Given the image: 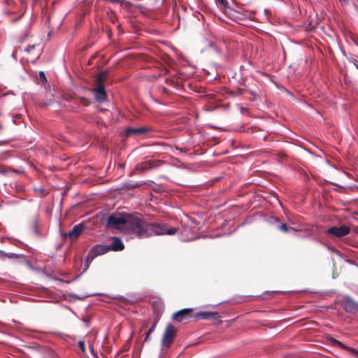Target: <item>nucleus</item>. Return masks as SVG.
I'll list each match as a JSON object with an SVG mask.
<instances>
[{
	"instance_id": "obj_1",
	"label": "nucleus",
	"mask_w": 358,
	"mask_h": 358,
	"mask_svg": "<svg viewBox=\"0 0 358 358\" xmlns=\"http://www.w3.org/2000/svg\"><path fill=\"white\" fill-rule=\"evenodd\" d=\"M175 227L168 228L166 224L158 223H148L137 214L128 215L127 224L124 230L125 233H130L138 238H147L153 234L156 235H173L176 233Z\"/></svg>"
},
{
	"instance_id": "obj_2",
	"label": "nucleus",
	"mask_w": 358,
	"mask_h": 358,
	"mask_svg": "<svg viewBox=\"0 0 358 358\" xmlns=\"http://www.w3.org/2000/svg\"><path fill=\"white\" fill-rule=\"evenodd\" d=\"M41 46L40 43L34 41L32 36L28 35L24 36L21 41L18 50L22 55V57L27 62L34 63L41 55Z\"/></svg>"
},
{
	"instance_id": "obj_3",
	"label": "nucleus",
	"mask_w": 358,
	"mask_h": 358,
	"mask_svg": "<svg viewBox=\"0 0 358 358\" xmlns=\"http://www.w3.org/2000/svg\"><path fill=\"white\" fill-rule=\"evenodd\" d=\"M129 215V213H120L110 215L107 219V227L124 231Z\"/></svg>"
},
{
	"instance_id": "obj_4",
	"label": "nucleus",
	"mask_w": 358,
	"mask_h": 358,
	"mask_svg": "<svg viewBox=\"0 0 358 358\" xmlns=\"http://www.w3.org/2000/svg\"><path fill=\"white\" fill-rule=\"evenodd\" d=\"M109 251L108 245H96L89 251L86 257L85 270L87 269L92 261L98 256L103 255Z\"/></svg>"
},
{
	"instance_id": "obj_5",
	"label": "nucleus",
	"mask_w": 358,
	"mask_h": 358,
	"mask_svg": "<svg viewBox=\"0 0 358 358\" xmlns=\"http://www.w3.org/2000/svg\"><path fill=\"white\" fill-rule=\"evenodd\" d=\"M177 333V329L171 323L166 327L162 338V345L169 348L173 343Z\"/></svg>"
},
{
	"instance_id": "obj_6",
	"label": "nucleus",
	"mask_w": 358,
	"mask_h": 358,
	"mask_svg": "<svg viewBox=\"0 0 358 358\" xmlns=\"http://www.w3.org/2000/svg\"><path fill=\"white\" fill-rule=\"evenodd\" d=\"M90 90L94 94L95 99L99 103L104 102L108 98L103 84H94V87Z\"/></svg>"
},
{
	"instance_id": "obj_7",
	"label": "nucleus",
	"mask_w": 358,
	"mask_h": 358,
	"mask_svg": "<svg viewBox=\"0 0 358 358\" xmlns=\"http://www.w3.org/2000/svg\"><path fill=\"white\" fill-rule=\"evenodd\" d=\"M350 231V229L347 225H342L341 227H332L327 229V233L336 238H341L348 235Z\"/></svg>"
},
{
	"instance_id": "obj_8",
	"label": "nucleus",
	"mask_w": 358,
	"mask_h": 358,
	"mask_svg": "<svg viewBox=\"0 0 358 358\" xmlns=\"http://www.w3.org/2000/svg\"><path fill=\"white\" fill-rule=\"evenodd\" d=\"M328 340L331 345L345 350L348 352H350L356 358H358V351L356 349L346 346L345 345L342 343L341 341L336 340V338H334L333 337L329 338Z\"/></svg>"
},
{
	"instance_id": "obj_9",
	"label": "nucleus",
	"mask_w": 358,
	"mask_h": 358,
	"mask_svg": "<svg viewBox=\"0 0 358 358\" xmlns=\"http://www.w3.org/2000/svg\"><path fill=\"white\" fill-rule=\"evenodd\" d=\"M85 229V226L80 223L75 225L72 230L69 231L68 234H65V237H69L71 239L74 240L77 239L79 236L83 232Z\"/></svg>"
},
{
	"instance_id": "obj_10",
	"label": "nucleus",
	"mask_w": 358,
	"mask_h": 358,
	"mask_svg": "<svg viewBox=\"0 0 358 358\" xmlns=\"http://www.w3.org/2000/svg\"><path fill=\"white\" fill-rule=\"evenodd\" d=\"M192 312V308H184L179 311L176 312L172 315V319L176 322H180L183 320L190 316Z\"/></svg>"
},
{
	"instance_id": "obj_11",
	"label": "nucleus",
	"mask_w": 358,
	"mask_h": 358,
	"mask_svg": "<svg viewBox=\"0 0 358 358\" xmlns=\"http://www.w3.org/2000/svg\"><path fill=\"white\" fill-rule=\"evenodd\" d=\"M148 129L145 127L132 128L129 127L125 129V136L127 137L130 136H139L146 134Z\"/></svg>"
},
{
	"instance_id": "obj_12",
	"label": "nucleus",
	"mask_w": 358,
	"mask_h": 358,
	"mask_svg": "<svg viewBox=\"0 0 358 358\" xmlns=\"http://www.w3.org/2000/svg\"><path fill=\"white\" fill-rule=\"evenodd\" d=\"M343 307L346 312L352 313L358 309V305L349 298L345 299Z\"/></svg>"
},
{
	"instance_id": "obj_13",
	"label": "nucleus",
	"mask_w": 358,
	"mask_h": 358,
	"mask_svg": "<svg viewBox=\"0 0 358 358\" xmlns=\"http://www.w3.org/2000/svg\"><path fill=\"white\" fill-rule=\"evenodd\" d=\"M109 251H121L124 249V245L122 240L118 237H113V242L110 245H108Z\"/></svg>"
},
{
	"instance_id": "obj_14",
	"label": "nucleus",
	"mask_w": 358,
	"mask_h": 358,
	"mask_svg": "<svg viewBox=\"0 0 358 358\" xmlns=\"http://www.w3.org/2000/svg\"><path fill=\"white\" fill-rule=\"evenodd\" d=\"M218 313L216 312H199L194 315V317L197 319L208 320L217 319Z\"/></svg>"
},
{
	"instance_id": "obj_15",
	"label": "nucleus",
	"mask_w": 358,
	"mask_h": 358,
	"mask_svg": "<svg viewBox=\"0 0 358 358\" xmlns=\"http://www.w3.org/2000/svg\"><path fill=\"white\" fill-rule=\"evenodd\" d=\"M108 75V72L107 71H100L95 77L94 84H103V81L106 79Z\"/></svg>"
},
{
	"instance_id": "obj_16",
	"label": "nucleus",
	"mask_w": 358,
	"mask_h": 358,
	"mask_svg": "<svg viewBox=\"0 0 358 358\" xmlns=\"http://www.w3.org/2000/svg\"><path fill=\"white\" fill-rule=\"evenodd\" d=\"M157 165L156 164V163L155 162H149L148 163H146L143 166H142L141 168H138V167H136L132 172H131V174H134L135 173L136 171H148V170H150L152 169H154L157 166Z\"/></svg>"
},
{
	"instance_id": "obj_17",
	"label": "nucleus",
	"mask_w": 358,
	"mask_h": 358,
	"mask_svg": "<svg viewBox=\"0 0 358 358\" xmlns=\"http://www.w3.org/2000/svg\"><path fill=\"white\" fill-rule=\"evenodd\" d=\"M8 96L3 95L0 96V111L6 108V105L8 103Z\"/></svg>"
},
{
	"instance_id": "obj_18",
	"label": "nucleus",
	"mask_w": 358,
	"mask_h": 358,
	"mask_svg": "<svg viewBox=\"0 0 358 358\" xmlns=\"http://www.w3.org/2000/svg\"><path fill=\"white\" fill-rule=\"evenodd\" d=\"M278 229L283 232H287L289 230L294 231L292 227H288L286 224H280L278 226Z\"/></svg>"
},
{
	"instance_id": "obj_19",
	"label": "nucleus",
	"mask_w": 358,
	"mask_h": 358,
	"mask_svg": "<svg viewBox=\"0 0 358 358\" xmlns=\"http://www.w3.org/2000/svg\"><path fill=\"white\" fill-rule=\"evenodd\" d=\"M80 103L83 106H87L90 104V101L86 98L81 97L80 98Z\"/></svg>"
},
{
	"instance_id": "obj_20",
	"label": "nucleus",
	"mask_w": 358,
	"mask_h": 358,
	"mask_svg": "<svg viewBox=\"0 0 358 358\" xmlns=\"http://www.w3.org/2000/svg\"><path fill=\"white\" fill-rule=\"evenodd\" d=\"M141 185L140 184H138V183H135V184H126L125 185V187L127 189H134V188H136V187H140Z\"/></svg>"
},
{
	"instance_id": "obj_21",
	"label": "nucleus",
	"mask_w": 358,
	"mask_h": 358,
	"mask_svg": "<svg viewBox=\"0 0 358 358\" xmlns=\"http://www.w3.org/2000/svg\"><path fill=\"white\" fill-rule=\"evenodd\" d=\"M1 3L8 6H13L15 5V2L13 0H1Z\"/></svg>"
},
{
	"instance_id": "obj_22",
	"label": "nucleus",
	"mask_w": 358,
	"mask_h": 358,
	"mask_svg": "<svg viewBox=\"0 0 358 358\" xmlns=\"http://www.w3.org/2000/svg\"><path fill=\"white\" fill-rule=\"evenodd\" d=\"M217 3L221 6H222L223 7H227L228 6V2H227V0H216Z\"/></svg>"
},
{
	"instance_id": "obj_23",
	"label": "nucleus",
	"mask_w": 358,
	"mask_h": 358,
	"mask_svg": "<svg viewBox=\"0 0 358 358\" xmlns=\"http://www.w3.org/2000/svg\"><path fill=\"white\" fill-rule=\"evenodd\" d=\"M157 322H158V320H156L154 323L152 324V325L151 326V327L148 329V333H152L155 328H156V326L157 324Z\"/></svg>"
},
{
	"instance_id": "obj_24",
	"label": "nucleus",
	"mask_w": 358,
	"mask_h": 358,
	"mask_svg": "<svg viewBox=\"0 0 358 358\" xmlns=\"http://www.w3.org/2000/svg\"><path fill=\"white\" fill-rule=\"evenodd\" d=\"M78 345L79 348H80V350L83 352H85V342L84 341H78Z\"/></svg>"
},
{
	"instance_id": "obj_25",
	"label": "nucleus",
	"mask_w": 358,
	"mask_h": 358,
	"mask_svg": "<svg viewBox=\"0 0 358 358\" xmlns=\"http://www.w3.org/2000/svg\"><path fill=\"white\" fill-rule=\"evenodd\" d=\"M39 76L41 78V79L42 80H44V81H46V77H45V73L43 71H40L39 72Z\"/></svg>"
},
{
	"instance_id": "obj_26",
	"label": "nucleus",
	"mask_w": 358,
	"mask_h": 358,
	"mask_svg": "<svg viewBox=\"0 0 358 358\" xmlns=\"http://www.w3.org/2000/svg\"><path fill=\"white\" fill-rule=\"evenodd\" d=\"M151 334L152 333H148V331L146 333L145 337L144 338V342H146L149 340V337Z\"/></svg>"
},
{
	"instance_id": "obj_27",
	"label": "nucleus",
	"mask_w": 358,
	"mask_h": 358,
	"mask_svg": "<svg viewBox=\"0 0 358 358\" xmlns=\"http://www.w3.org/2000/svg\"><path fill=\"white\" fill-rule=\"evenodd\" d=\"M20 118H21V115H17L15 116V120H13V122L15 123H16L17 120H20Z\"/></svg>"
},
{
	"instance_id": "obj_28",
	"label": "nucleus",
	"mask_w": 358,
	"mask_h": 358,
	"mask_svg": "<svg viewBox=\"0 0 358 358\" xmlns=\"http://www.w3.org/2000/svg\"><path fill=\"white\" fill-rule=\"evenodd\" d=\"M41 193L43 196H45L46 194V192L44 189H40Z\"/></svg>"
},
{
	"instance_id": "obj_29",
	"label": "nucleus",
	"mask_w": 358,
	"mask_h": 358,
	"mask_svg": "<svg viewBox=\"0 0 358 358\" xmlns=\"http://www.w3.org/2000/svg\"><path fill=\"white\" fill-rule=\"evenodd\" d=\"M1 128V126L0 125V129Z\"/></svg>"
},
{
	"instance_id": "obj_30",
	"label": "nucleus",
	"mask_w": 358,
	"mask_h": 358,
	"mask_svg": "<svg viewBox=\"0 0 358 358\" xmlns=\"http://www.w3.org/2000/svg\"><path fill=\"white\" fill-rule=\"evenodd\" d=\"M21 1L22 2V0H21Z\"/></svg>"
},
{
	"instance_id": "obj_31",
	"label": "nucleus",
	"mask_w": 358,
	"mask_h": 358,
	"mask_svg": "<svg viewBox=\"0 0 358 358\" xmlns=\"http://www.w3.org/2000/svg\"><path fill=\"white\" fill-rule=\"evenodd\" d=\"M43 358H45V357H43Z\"/></svg>"
}]
</instances>
